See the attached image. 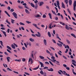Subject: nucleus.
<instances>
[{"instance_id": "f257e3e1", "label": "nucleus", "mask_w": 76, "mask_h": 76, "mask_svg": "<svg viewBox=\"0 0 76 76\" xmlns=\"http://www.w3.org/2000/svg\"><path fill=\"white\" fill-rule=\"evenodd\" d=\"M58 42H59V43H60V44H60V43H57V44L58 45V46H59V47H62V45H64V47L66 45L64 44H63V43L62 42H61L59 40H58Z\"/></svg>"}, {"instance_id": "f03ea898", "label": "nucleus", "mask_w": 76, "mask_h": 76, "mask_svg": "<svg viewBox=\"0 0 76 76\" xmlns=\"http://www.w3.org/2000/svg\"><path fill=\"white\" fill-rule=\"evenodd\" d=\"M73 6H74V11H75V8H76V1H74Z\"/></svg>"}, {"instance_id": "7ed1b4c3", "label": "nucleus", "mask_w": 76, "mask_h": 76, "mask_svg": "<svg viewBox=\"0 0 76 76\" xmlns=\"http://www.w3.org/2000/svg\"><path fill=\"white\" fill-rule=\"evenodd\" d=\"M33 25L34 26H35V27H36V28L37 29H38L39 30H41V28H39V27H38V26H37V24H35V23H33Z\"/></svg>"}, {"instance_id": "20e7f679", "label": "nucleus", "mask_w": 76, "mask_h": 76, "mask_svg": "<svg viewBox=\"0 0 76 76\" xmlns=\"http://www.w3.org/2000/svg\"><path fill=\"white\" fill-rule=\"evenodd\" d=\"M12 15L15 18H16V19H17V18H18V17H17V14H16V13L13 12L12 13Z\"/></svg>"}, {"instance_id": "39448f33", "label": "nucleus", "mask_w": 76, "mask_h": 76, "mask_svg": "<svg viewBox=\"0 0 76 76\" xmlns=\"http://www.w3.org/2000/svg\"><path fill=\"white\" fill-rule=\"evenodd\" d=\"M37 34H36L35 35H36V36L37 37H40L41 36V34L39 32H38Z\"/></svg>"}, {"instance_id": "423d86ee", "label": "nucleus", "mask_w": 76, "mask_h": 76, "mask_svg": "<svg viewBox=\"0 0 76 76\" xmlns=\"http://www.w3.org/2000/svg\"><path fill=\"white\" fill-rule=\"evenodd\" d=\"M59 71L60 72H61V73H62V74H63V75H66V71H64L63 72V71H62V70H59Z\"/></svg>"}, {"instance_id": "0eeeda50", "label": "nucleus", "mask_w": 76, "mask_h": 76, "mask_svg": "<svg viewBox=\"0 0 76 76\" xmlns=\"http://www.w3.org/2000/svg\"><path fill=\"white\" fill-rule=\"evenodd\" d=\"M34 51H32V52H31V57H32L33 59H34Z\"/></svg>"}, {"instance_id": "6e6552de", "label": "nucleus", "mask_w": 76, "mask_h": 76, "mask_svg": "<svg viewBox=\"0 0 76 76\" xmlns=\"http://www.w3.org/2000/svg\"><path fill=\"white\" fill-rule=\"evenodd\" d=\"M39 62L41 66V67H44V64H43V63L40 61H39Z\"/></svg>"}, {"instance_id": "1a4fd4ad", "label": "nucleus", "mask_w": 76, "mask_h": 76, "mask_svg": "<svg viewBox=\"0 0 76 76\" xmlns=\"http://www.w3.org/2000/svg\"><path fill=\"white\" fill-rule=\"evenodd\" d=\"M1 31L3 33V34H4V35H5V37H6L7 35H6V32L3 30H1Z\"/></svg>"}, {"instance_id": "9d476101", "label": "nucleus", "mask_w": 76, "mask_h": 76, "mask_svg": "<svg viewBox=\"0 0 76 76\" xmlns=\"http://www.w3.org/2000/svg\"><path fill=\"white\" fill-rule=\"evenodd\" d=\"M44 4V2L42 1L40 2L39 6H42L43 4Z\"/></svg>"}, {"instance_id": "9b49d317", "label": "nucleus", "mask_w": 76, "mask_h": 76, "mask_svg": "<svg viewBox=\"0 0 76 76\" xmlns=\"http://www.w3.org/2000/svg\"><path fill=\"white\" fill-rule=\"evenodd\" d=\"M47 70L48 71L50 72H53L54 71V69L52 68H50V69H47Z\"/></svg>"}, {"instance_id": "f8f14e48", "label": "nucleus", "mask_w": 76, "mask_h": 76, "mask_svg": "<svg viewBox=\"0 0 76 76\" xmlns=\"http://www.w3.org/2000/svg\"><path fill=\"white\" fill-rule=\"evenodd\" d=\"M43 42L45 45H47V40L45 39L43 40Z\"/></svg>"}, {"instance_id": "ddd939ff", "label": "nucleus", "mask_w": 76, "mask_h": 76, "mask_svg": "<svg viewBox=\"0 0 76 76\" xmlns=\"http://www.w3.org/2000/svg\"><path fill=\"white\" fill-rule=\"evenodd\" d=\"M69 5L71 6L72 4V0H69Z\"/></svg>"}, {"instance_id": "4468645a", "label": "nucleus", "mask_w": 76, "mask_h": 76, "mask_svg": "<svg viewBox=\"0 0 76 76\" xmlns=\"http://www.w3.org/2000/svg\"><path fill=\"white\" fill-rule=\"evenodd\" d=\"M56 38H58L59 40H60V41H61V39L59 37H58V34H56Z\"/></svg>"}, {"instance_id": "2eb2a0df", "label": "nucleus", "mask_w": 76, "mask_h": 76, "mask_svg": "<svg viewBox=\"0 0 76 76\" xmlns=\"http://www.w3.org/2000/svg\"><path fill=\"white\" fill-rule=\"evenodd\" d=\"M25 11L26 12V13H27V14H30V12L28 11V10H27V9H26L25 10Z\"/></svg>"}, {"instance_id": "dca6fc26", "label": "nucleus", "mask_w": 76, "mask_h": 76, "mask_svg": "<svg viewBox=\"0 0 76 76\" xmlns=\"http://www.w3.org/2000/svg\"><path fill=\"white\" fill-rule=\"evenodd\" d=\"M62 7L63 8H64V9H65V5H64V3H63V2L62 3Z\"/></svg>"}, {"instance_id": "f3484780", "label": "nucleus", "mask_w": 76, "mask_h": 76, "mask_svg": "<svg viewBox=\"0 0 76 76\" xmlns=\"http://www.w3.org/2000/svg\"><path fill=\"white\" fill-rule=\"evenodd\" d=\"M48 15L50 19H52V15H51V14L49 13Z\"/></svg>"}, {"instance_id": "a211bd4d", "label": "nucleus", "mask_w": 76, "mask_h": 76, "mask_svg": "<svg viewBox=\"0 0 76 76\" xmlns=\"http://www.w3.org/2000/svg\"><path fill=\"white\" fill-rule=\"evenodd\" d=\"M53 24V23H51L49 24V28H50V29H52V27H51V26Z\"/></svg>"}, {"instance_id": "6ab92c4d", "label": "nucleus", "mask_w": 76, "mask_h": 76, "mask_svg": "<svg viewBox=\"0 0 76 76\" xmlns=\"http://www.w3.org/2000/svg\"><path fill=\"white\" fill-rule=\"evenodd\" d=\"M7 59L8 62H10V59H10V57H7Z\"/></svg>"}, {"instance_id": "aec40b11", "label": "nucleus", "mask_w": 76, "mask_h": 76, "mask_svg": "<svg viewBox=\"0 0 76 76\" xmlns=\"http://www.w3.org/2000/svg\"><path fill=\"white\" fill-rule=\"evenodd\" d=\"M4 12H5V13H6V15H7V16H9V17H10V15H9V13H7V11H4Z\"/></svg>"}, {"instance_id": "412c9836", "label": "nucleus", "mask_w": 76, "mask_h": 76, "mask_svg": "<svg viewBox=\"0 0 76 76\" xmlns=\"http://www.w3.org/2000/svg\"><path fill=\"white\" fill-rule=\"evenodd\" d=\"M39 57L40 58V59H41L42 60H43V59L44 58V57L41 56H40Z\"/></svg>"}, {"instance_id": "4be33fe9", "label": "nucleus", "mask_w": 76, "mask_h": 76, "mask_svg": "<svg viewBox=\"0 0 76 76\" xmlns=\"http://www.w3.org/2000/svg\"><path fill=\"white\" fill-rule=\"evenodd\" d=\"M29 40L31 42H34V39H33L32 38H30L29 39Z\"/></svg>"}, {"instance_id": "5701e85b", "label": "nucleus", "mask_w": 76, "mask_h": 76, "mask_svg": "<svg viewBox=\"0 0 76 76\" xmlns=\"http://www.w3.org/2000/svg\"><path fill=\"white\" fill-rule=\"evenodd\" d=\"M31 7H35V5L32 3H31Z\"/></svg>"}, {"instance_id": "b1692460", "label": "nucleus", "mask_w": 76, "mask_h": 76, "mask_svg": "<svg viewBox=\"0 0 76 76\" xmlns=\"http://www.w3.org/2000/svg\"><path fill=\"white\" fill-rule=\"evenodd\" d=\"M7 48L8 49L10 50H12V48H10V47H9V46H7Z\"/></svg>"}, {"instance_id": "393cba45", "label": "nucleus", "mask_w": 76, "mask_h": 76, "mask_svg": "<svg viewBox=\"0 0 76 76\" xmlns=\"http://www.w3.org/2000/svg\"><path fill=\"white\" fill-rule=\"evenodd\" d=\"M48 35L49 37H51V33H50V32H48Z\"/></svg>"}, {"instance_id": "a878e982", "label": "nucleus", "mask_w": 76, "mask_h": 76, "mask_svg": "<svg viewBox=\"0 0 76 76\" xmlns=\"http://www.w3.org/2000/svg\"><path fill=\"white\" fill-rule=\"evenodd\" d=\"M6 22H7V23H8L9 25H10V23L9 22V21H8V19H7L6 20Z\"/></svg>"}, {"instance_id": "bb28decb", "label": "nucleus", "mask_w": 76, "mask_h": 76, "mask_svg": "<svg viewBox=\"0 0 76 76\" xmlns=\"http://www.w3.org/2000/svg\"><path fill=\"white\" fill-rule=\"evenodd\" d=\"M0 42L1 45H2V47H4V45H3V42H2V41L1 40L0 41Z\"/></svg>"}, {"instance_id": "cd10ccee", "label": "nucleus", "mask_w": 76, "mask_h": 76, "mask_svg": "<svg viewBox=\"0 0 76 76\" xmlns=\"http://www.w3.org/2000/svg\"><path fill=\"white\" fill-rule=\"evenodd\" d=\"M11 47L12 48H13L14 49H15V46L14 45L12 44L11 45Z\"/></svg>"}, {"instance_id": "c85d7f7f", "label": "nucleus", "mask_w": 76, "mask_h": 76, "mask_svg": "<svg viewBox=\"0 0 76 76\" xmlns=\"http://www.w3.org/2000/svg\"><path fill=\"white\" fill-rule=\"evenodd\" d=\"M66 26L65 28L66 29H67L68 30H69V29H70L69 28V27H68V26H67L66 25Z\"/></svg>"}, {"instance_id": "c756f323", "label": "nucleus", "mask_w": 76, "mask_h": 76, "mask_svg": "<svg viewBox=\"0 0 76 76\" xmlns=\"http://www.w3.org/2000/svg\"><path fill=\"white\" fill-rule=\"evenodd\" d=\"M38 5L37 4H36L35 6V9H37V8H38Z\"/></svg>"}, {"instance_id": "7c9ffc66", "label": "nucleus", "mask_w": 76, "mask_h": 76, "mask_svg": "<svg viewBox=\"0 0 76 76\" xmlns=\"http://www.w3.org/2000/svg\"><path fill=\"white\" fill-rule=\"evenodd\" d=\"M51 11L53 14L55 15H56V12L53 10H52Z\"/></svg>"}, {"instance_id": "2f4dec72", "label": "nucleus", "mask_w": 76, "mask_h": 76, "mask_svg": "<svg viewBox=\"0 0 76 76\" xmlns=\"http://www.w3.org/2000/svg\"><path fill=\"white\" fill-rule=\"evenodd\" d=\"M56 4L57 6H58V5H60V3L59 2V1H57V4Z\"/></svg>"}, {"instance_id": "473e14b6", "label": "nucleus", "mask_w": 76, "mask_h": 76, "mask_svg": "<svg viewBox=\"0 0 76 76\" xmlns=\"http://www.w3.org/2000/svg\"><path fill=\"white\" fill-rule=\"evenodd\" d=\"M71 35L72 37H74V38H76V37L75 36V34H71Z\"/></svg>"}, {"instance_id": "72a5a7b5", "label": "nucleus", "mask_w": 76, "mask_h": 76, "mask_svg": "<svg viewBox=\"0 0 76 76\" xmlns=\"http://www.w3.org/2000/svg\"><path fill=\"white\" fill-rule=\"evenodd\" d=\"M56 63H58V64L56 63V64H57V65H58L59 66H60V64H59L60 63V62H59V61H56Z\"/></svg>"}, {"instance_id": "f704fd0d", "label": "nucleus", "mask_w": 76, "mask_h": 76, "mask_svg": "<svg viewBox=\"0 0 76 76\" xmlns=\"http://www.w3.org/2000/svg\"><path fill=\"white\" fill-rule=\"evenodd\" d=\"M18 8H19V9H23V7H22L20 6H18Z\"/></svg>"}, {"instance_id": "c9c22d12", "label": "nucleus", "mask_w": 76, "mask_h": 76, "mask_svg": "<svg viewBox=\"0 0 76 76\" xmlns=\"http://www.w3.org/2000/svg\"><path fill=\"white\" fill-rule=\"evenodd\" d=\"M35 17H40V15L37 14L34 16Z\"/></svg>"}, {"instance_id": "e433bc0d", "label": "nucleus", "mask_w": 76, "mask_h": 76, "mask_svg": "<svg viewBox=\"0 0 76 76\" xmlns=\"http://www.w3.org/2000/svg\"><path fill=\"white\" fill-rule=\"evenodd\" d=\"M51 61L54 63H55L56 61V59H53V60H51Z\"/></svg>"}, {"instance_id": "4c0bfd02", "label": "nucleus", "mask_w": 76, "mask_h": 76, "mask_svg": "<svg viewBox=\"0 0 76 76\" xmlns=\"http://www.w3.org/2000/svg\"><path fill=\"white\" fill-rule=\"evenodd\" d=\"M11 23H14V22H15V20L12 19H11Z\"/></svg>"}, {"instance_id": "58836bf2", "label": "nucleus", "mask_w": 76, "mask_h": 76, "mask_svg": "<svg viewBox=\"0 0 76 76\" xmlns=\"http://www.w3.org/2000/svg\"><path fill=\"white\" fill-rule=\"evenodd\" d=\"M52 41L54 43H55V44H56V41H55V40H54V39H52Z\"/></svg>"}, {"instance_id": "ea45409f", "label": "nucleus", "mask_w": 76, "mask_h": 76, "mask_svg": "<svg viewBox=\"0 0 76 76\" xmlns=\"http://www.w3.org/2000/svg\"><path fill=\"white\" fill-rule=\"evenodd\" d=\"M49 62L50 63V64H51V65H52V66H54V64H53V63H52V62H51V61H49Z\"/></svg>"}, {"instance_id": "a19ab883", "label": "nucleus", "mask_w": 76, "mask_h": 76, "mask_svg": "<svg viewBox=\"0 0 76 76\" xmlns=\"http://www.w3.org/2000/svg\"><path fill=\"white\" fill-rule=\"evenodd\" d=\"M68 0H65L64 2L66 3V4H67L68 3Z\"/></svg>"}, {"instance_id": "79ce46f5", "label": "nucleus", "mask_w": 76, "mask_h": 76, "mask_svg": "<svg viewBox=\"0 0 76 76\" xmlns=\"http://www.w3.org/2000/svg\"><path fill=\"white\" fill-rule=\"evenodd\" d=\"M40 73H41V75H44V72H43V71H42V70H41L40 72Z\"/></svg>"}, {"instance_id": "37998d69", "label": "nucleus", "mask_w": 76, "mask_h": 76, "mask_svg": "<svg viewBox=\"0 0 76 76\" xmlns=\"http://www.w3.org/2000/svg\"><path fill=\"white\" fill-rule=\"evenodd\" d=\"M20 25H25V24L22 23V22H20Z\"/></svg>"}, {"instance_id": "c03bdc74", "label": "nucleus", "mask_w": 76, "mask_h": 76, "mask_svg": "<svg viewBox=\"0 0 76 76\" xmlns=\"http://www.w3.org/2000/svg\"><path fill=\"white\" fill-rule=\"evenodd\" d=\"M67 11L69 13L70 15H71L70 11V10H69V9H67Z\"/></svg>"}, {"instance_id": "a18cd8bd", "label": "nucleus", "mask_w": 76, "mask_h": 76, "mask_svg": "<svg viewBox=\"0 0 76 76\" xmlns=\"http://www.w3.org/2000/svg\"><path fill=\"white\" fill-rule=\"evenodd\" d=\"M39 65L37 67V68H34V70H37V69H38L39 68Z\"/></svg>"}, {"instance_id": "49530a36", "label": "nucleus", "mask_w": 76, "mask_h": 76, "mask_svg": "<svg viewBox=\"0 0 76 76\" xmlns=\"http://www.w3.org/2000/svg\"><path fill=\"white\" fill-rule=\"evenodd\" d=\"M66 42L68 43V44H70V42L69 40H66Z\"/></svg>"}, {"instance_id": "de8ad7c7", "label": "nucleus", "mask_w": 76, "mask_h": 76, "mask_svg": "<svg viewBox=\"0 0 76 76\" xmlns=\"http://www.w3.org/2000/svg\"><path fill=\"white\" fill-rule=\"evenodd\" d=\"M26 23H28L29 24V23H31V22H29L28 21H26Z\"/></svg>"}, {"instance_id": "09e8293b", "label": "nucleus", "mask_w": 76, "mask_h": 76, "mask_svg": "<svg viewBox=\"0 0 76 76\" xmlns=\"http://www.w3.org/2000/svg\"><path fill=\"white\" fill-rule=\"evenodd\" d=\"M42 17L43 18H46V15L45 14H44L43 15Z\"/></svg>"}, {"instance_id": "8fccbe9b", "label": "nucleus", "mask_w": 76, "mask_h": 76, "mask_svg": "<svg viewBox=\"0 0 76 76\" xmlns=\"http://www.w3.org/2000/svg\"><path fill=\"white\" fill-rule=\"evenodd\" d=\"M72 62H73V63H76V61H75V60L73 59L72 60Z\"/></svg>"}, {"instance_id": "3c124183", "label": "nucleus", "mask_w": 76, "mask_h": 76, "mask_svg": "<svg viewBox=\"0 0 76 76\" xmlns=\"http://www.w3.org/2000/svg\"><path fill=\"white\" fill-rule=\"evenodd\" d=\"M44 69H48V67L47 66H45L43 68Z\"/></svg>"}, {"instance_id": "603ef678", "label": "nucleus", "mask_w": 76, "mask_h": 76, "mask_svg": "<svg viewBox=\"0 0 76 76\" xmlns=\"http://www.w3.org/2000/svg\"><path fill=\"white\" fill-rule=\"evenodd\" d=\"M51 58H52V59H55V57H54V56H52Z\"/></svg>"}, {"instance_id": "864d4df0", "label": "nucleus", "mask_w": 76, "mask_h": 76, "mask_svg": "<svg viewBox=\"0 0 76 76\" xmlns=\"http://www.w3.org/2000/svg\"><path fill=\"white\" fill-rule=\"evenodd\" d=\"M47 53H48V54H50V52L48 51V50H46Z\"/></svg>"}, {"instance_id": "5fc2aeb1", "label": "nucleus", "mask_w": 76, "mask_h": 76, "mask_svg": "<svg viewBox=\"0 0 76 76\" xmlns=\"http://www.w3.org/2000/svg\"><path fill=\"white\" fill-rule=\"evenodd\" d=\"M68 51H69V50H68V49H66V51L65 52V53H67L68 52Z\"/></svg>"}, {"instance_id": "6e6d98bb", "label": "nucleus", "mask_w": 76, "mask_h": 76, "mask_svg": "<svg viewBox=\"0 0 76 76\" xmlns=\"http://www.w3.org/2000/svg\"><path fill=\"white\" fill-rule=\"evenodd\" d=\"M24 73L26 75H29V74L26 72H25Z\"/></svg>"}, {"instance_id": "4d7b16f0", "label": "nucleus", "mask_w": 76, "mask_h": 76, "mask_svg": "<svg viewBox=\"0 0 76 76\" xmlns=\"http://www.w3.org/2000/svg\"><path fill=\"white\" fill-rule=\"evenodd\" d=\"M13 45H14V46H15L16 47H18V45L16 44L15 43H13Z\"/></svg>"}, {"instance_id": "13d9d810", "label": "nucleus", "mask_w": 76, "mask_h": 76, "mask_svg": "<svg viewBox=\"0 0 76 76\" xmlns=\"http://www.w3.org/2000/svg\"><path fill=\"white\" fill-rule=\"evenodd\" d=\"M55 19L56 20H58V17H56L55 18Z\"/></svg>"}, {"instance_id": "bf43d9fd", "label": "nucleus", "mask_w": 76, "mask_h": 76, "mask_svg": "<svg viewBox=\"0 0 76 76\" xmlns=\"http://www.w3.org/2000/svg\"><path fill=\"white\" fill-rule=\"evenodd\" d=\"M62 56L63 57V58H65V59L67 60V58L65 56Z\"/></svg>"}, {"instance_id": "052dcab7", "label": "nucleus", "mask_w": 76, "mask_h": 76, "mask_svg": "<svg viewBox=\"0 0 76 76\" xmlns=\"http://www.w3.org/2000/svg\"><path fill=\"white\" fill-rule=\"evenodd\" d=\"M45 63L46 64H50V63H49L48 62H45Z\"/></svg>"}, {"instance_id": "680f3d73", "label": "nucleus", "mask_w": 76, "mask_h": 76, "mask_svg": "<svg viewBox=\"0 0 76 76\" xmlns=\"http://www.w3.org/2000/svg\"><path fill=\"white\" fill-rule=\"evenodd\" d=\"M1 29H2V30H5V29L4 27H1Z\"/></svg>"}, {"instance_id": "e2e57ef3", "label": "nucleus", "mask_w": 76, "mask_h": 76, "mask_svg": "<svg viewBox=\"0 0 76 76\" xmlns=\"http://www.w3.org/2000/svg\"><path fill=\"white\" fill-rule=\"evenodd\" d=\"M38 2V1H37V0H36L35 1H34V3H37Z\"/></svg>"}, {"instance_id": "0e129e2a", "label": "nucleus", "mask_w": 76, "mask_h": 76, "mask_svg": "<svg viewBox=\"0 0 76 76\" xmlns=\"http://www.w3.org/2000/svg\"><path fill=\"white\" fill-rule=\"evenodd\" d=\"M24 45L26 47V48H27V47L28 46H27V44H26L25 43H24Z\"/></svg>"}, {"instance_id": "69168bd1", "label": "nucleus", "mask_w": 76, "mask_h": 76, "mask_svg": "<svg viewBox=\"0 0 76 76\" xmlns=\"http://www.w3.org/2000/svg\"><path fill=\"white\" fill-rule=\"evenodd\" d=\"M22 61H25V58H23L22 59Z\"/></svg>"}, {"instance_id": "338daca9", "label": "nucleus", "mask_w": 76, "mask_h": 76, "mask_svg": "<svg viewBox=\"0 0 76 76\" xmlns=\"http://www.w3.org/2000/svg\"><path fill=\"white\" fill-rule=\"evenodd\" d=\"M23 6H26V3L23 4Z\"/></svg>"}, {"instance_id": "774afa93", "label": "nucleus", "mask_w": 76, "mask_h": 76, "mask_svg": "<svg viewBox=\"0 0 76 76\" xmlns=\"http://www.w3.org/2000/svg\"><path fill=\"white\" fill-rule=\"evenodd\" d=\"M7 9L9 10H10L11 9L10 7H8Z\"/></svg>"}]
</instances>
